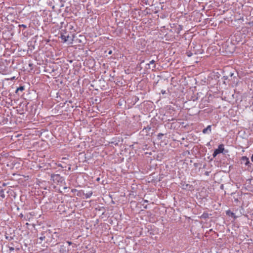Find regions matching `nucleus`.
<instances>
[{"label":"nucleus","instance_id":"1","mask_svg":"<svg viewBox=\"0 0 253 253\" xmlns=\"http://www.w3.org/2000/svg\"><path fill=\"white\" fill-rule=\"evenodd\" d=\"M51 179L55 182H62L63 181V178L59 174H51Z\"/></svg>","mask_w":253,"mask_h":253},{"label":"nucleus","instance_id":"2","mask_svg":"<svg viewBox=\"0 0 253 253\" xmlns=\"http://www.w3.org/2000/svg\"><path fill=\"white\" fill-rule=\"evenodd\" d=\"M224 150V145L220 144L218 145V148L216 149L212 154L213 157H215L218 154L223 153Z\"/></svg>","mask_w":253,"mask_h":253},{"label":"nucleus","instance_id":"3","mask_svg":"<svg viewBox=\"0 0 253 253\" xmlns=\"http://www.w3.org/2000/svg\"><path fill=\"white\" fill-rule=\"evenodd\" d=\"M156 68L155 61L152 60L150 61L149 63L146 65L145 68L146 69H152L154 70Z\"/></svg>","mask_w":253,"mask_h":253},{"label":"nucleus","instance_id":"4","mask_svg":"<svg viewBox=\"0 0 253 253\" xmlns=\"http://www.w3.org/2000/svg\"><path fill=\"white\" fill-rule=\"evenodd\" d=\"M242 162L244 163L246 166H250L252 165L249 161V159L246 156H243L241 159Z\"/></svg>","mask_w":253,"mask_h":253},{"label":"nucleus","instance_id":"5","mask_svg":"<svg viewBox=\"0 0 253 253\" xmlns=\"http://www.w3.org/2000/svg\"><path fill=\"white\" fill-rule=\"evenodd\" d=\"M211 132V125H209L207 126V127L205 128H204L203 131H202V132L204 133V134H210Z\"/></svg>","mask_w":253,"mask_h":253},{"label":"nucleus","instance_id":"6","mask_svg":"<svg viewBox=\"0 0 253 253\" xmlns=\"http://www.w3.org/2000/svg\"><path fill=\"white\" fill-rule=\"evenodd\" d=\"M59 251L60 253H68L66 247L64 245H62L60 246Z\"/></svg>","mask_w":253,"mask_h":253},{"label":"nucleus","instance_id":"7","mask_svg":"<svg viewBox=\"0 0 253 253\" xmlns=\"http://www.w3.org/2000/svg\"><path fill=\"white\" fill-rule=\"evenodd\" d=\"M92 195V191H89L86 193H84V196L86 199L89 198Z\"/></svg>","mask_w":253,"mask_h":253},{"label":"nucleus","instance_id":"8","mask_svg":"<svg viewBox=\"0 0 253 253\" xmlns=\"http://www.w3.org/2000/svg\"><path fill=\"white\" fill-rule=\"evenodd\" d=\"M61 39L64 41V42H66L68 40V38H69V36H65V35H61V37H60Z\"/></svg>","mask_w":253,"mask_h":253},{"label":"nucleus","instance_id":"9","mask_svg":"<svg viewBox=\"0 0 253 253\" xmlns=\"http://www.w3.org/2000/svg\"><path fill=\"white\" fill-rule=\"evenodd\" d=\"M24 90V87L23 86H20V87H18L16 90V93H17L18 91H22Z\"/></svg>","mask_w":253,"mask_h":253},{"label":"nucleus","instance_id":"10","mask_svg":"<svg viewBox=\"0 0 253 253\" xmlns=\"http://www.w3.org/2000/svg\"><path fill=\"white\" fill-rule=\"evenodd\" d=\"M182 30V26L181 25H178V28H177V33H179V32Z\"/></svg>","mask_w":253,"mask_h":253},{"label":"nucleus","instance_id":"11","mask_svg":"<svg viewBox=\"0 0 253 253\" xmlns=\"http://www.w3.org/2000/svg\"><path fill=\"white\" fill-rule=\"evenodd\" d=\"M226 213H227V214H228V215H229L230 214V215L232 216H234V218L236 217L235 214L233 212H230V211H227Z\"/></svg>","mask_w":253,"mask_h":253},{"label":"nucleus","instance_id":"12","mask_svg":"<svg viewBox=\"0 0 253 253\" xmlns=\"http://www.w3.org/2000/svg\"><path fill=\"white\" fill-rule=\"evenodd\" d=\"M19 27H23L24 29H26L27 27L26 25L25 24H20L18 25Z\"/></svg>","mask_w":253,"mask_h":253},{"label":"nucleus","instance_id":"13","mask_svg":"<svg viewBox=\"0 0 253 253\" xmlns=\"http://www.w3.org/2000/svg\"><path fill=\"white\" fill-rule=\"evenodd\" d=\"M164 135V134L162 133H160L158 134V138L161 139L162 137Z\"/></svg>","mask_w":253,"mask_h":253},{"label":"nucleus","instance_id":"14","mask_svg":"<svg viewBox=\"0 0 253 253\" xmlns=\"http://www.w3.org/2000/svg\"><path fill=\"white\" fill-rule=\"evenodd\" d=\"M40 239L41 240V241H43L45 239V236H41L40 237Z\"/></svg>","mask_w":253,"mask_h":253},{"label":"nucleus","instance_id":"15","mask_svg":"<svg viewBox=\"0 0 253 253\" xmlns=\"http://www.w3.org/2000/svg\"><path fill=\"white\" fill-rule=\"evenodd\" d=\"M0 195L2 198H4L5 197L4 194L3 193H0Z\"/></svg>","mask_w":253,"mask_h":253},{"label":"nucleus","instance_id":"16","mask_svg":"<svg viewBox=\"0 0 253 253\" xmlns=\"http://www.w3.org/2000/svg\"><path fill=\"white\" fill-rule=\"evenodd\" d=\"M142 205H143V206L144 209H146L147 208V205H144V203L142 204Z\"/></svg>","mask_w":253,"mask_h":253},{"label":"nucleus","instance_id":"17","mask_svg":"<svg viewBox=\"0 0 253 253\" xmlns=\"http://www.w3.org/2000/svg\"><path fill=\"white\" fill-rule=\"evenodd\" d=\"M67 243L69 245H71L72 244V243L70 241H67Z\"/></svg>","mask_w":253,"mask_h":253},{"label":"nucleus","instance_id":"18","mask_svg":"<svg viewBox=\"0 0 253 253\" xmlns=\"http://www.w3.org/2000/svg\"><path fill=\"white\" fill-rule=\"evenodd\" d=\"M192 54L191 53H188V54H187L188 56H189V57L191 56H192Z\"/></svg>","mask_w":253,"mask_h":253},{"label":"nucleus","instance_id":"19","mask_svg":"<svg viewBox=\"0 0 253 253\" xmlns=\"http://www.w3.org/2000/svg\"><path fill=\"white\" fill-rule=\"evenodd\" d=\"M143 202H144V203H147V202H148V201H147V200H143Z\"/></svg>","mask_w":253,"mask_h":253},{"label":"nucleus","instance_id":"20","mask_svg":"<svg viewBox=\"0 0 253 253\" xmlns=\"http://www.w3.org/2000/svg\"><path fill=\"white\" fill-rule=\"evenodd\" d=\"M19 216L21 217H23V214L22 213H21L20 215H19Z\"/></svg>","mask_w":253,"mask_h":253},{"label":"nucleus","instance_id":"21","mask_svg":"<svg viewBox=\"0 0 253 253\" xmlns=\"http://www.w3.org/2000/svg\"><path fill=\"white\" fill-rule=\"evenodd\" d=\"M251 161L253 162V154L252 155L251 157Z\"/></svg>","mask_w":253,"mask_h":253},{"label":"nucleus","instance_id":"22","mask_svg":"<svg viewBox=\"0 0 253 253\" xmlns=\"http://www.w3.org/2000/svg\"><path fill=\"white\" fill-rule=\"evenodd\" d=\"M251 107L252 110L253 111V105L251 106Z\"/></svg>","mask_w":253,"mask_h":253},{"label":"nucleus","instance_id":"23","mask_svg":"<svg viewBox=\"0 0 253 253\" xmlns=\"http://www.w3.org/2000/svg\"><path fill=\"white\" fill-rule=\"evenodd\" d=\"M109 54H111L112 53V51H110L108 53Z\"/></svg>","mask_w":253,"mask_h":253},{"label":"nucleus","instance_id":"24","mask_svg":"<svg viewBox=\"0 0 253 253\" xmlns=\"http://www.w3.org/2000/svg\"><path fill=\"white\" fill-rule=\"evenodd\" d=\"M206 174L207 175H209V173H208V172H206Z\"/></svg>","mask_w":253,"mask_h":253},{"label":"nucleus","instance_id":"25","mask_svg":"<svg viewBox=\"0 0 253 253\" xmlns=\"http://www.w3.org/2000/svg\"><path fill=\"white\" fill-rule=\"evenodd\" d=\"M58 166H59V167H62V166H61V164L58 165Z\"/></svg>","mask_w":253,"mask_h":253},{"label":"nucleus","instance_id":"26","mask_svg":"<svg viewBox=\"0 0 253 253\" xmlns=\"http://www.w3.org/2000/svg\"><path fill=\"white\" fill-rule=\"evenodd\" d=\"M203 216L204 217H206V215H204V214H203Z\"/></svg>","mask_w":253,"mask_h":253},{"label":"nucleus","instance_id":"27","mask_svg":"<svg viewBox=\"0 0 253 253\" xmlns=\"http://www.w3.org/2000/svg\"><path fill=\"white\" fill-rule=\"evenodd\" d=\"M10 250H14V249H13V248H11L10 249Z\"/></svg>","mask_w":253,"mask_h":253}]
</instances>
